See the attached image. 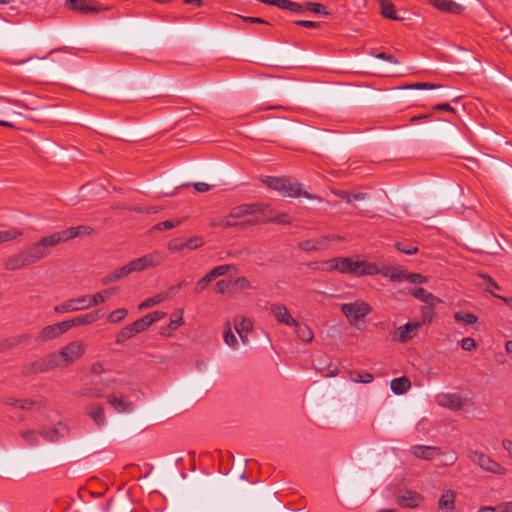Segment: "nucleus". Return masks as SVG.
<instances>
[{
  "instance_id": "obj_1",
  "label": "nucleus",
  "mask_w": 512,
  "mask_h": 512,
  "mask_svg": "<svg viewBox=\"0 0 512 512\" xmlns=\"http://www.w3.org/2000/svg\"><path fill=\"white\" fill-rule=\"evenodd\" d=\"M166 259L162 251L154 250L140 258L134 259L119 269H116L107 274L103 279L104 285L116 282L123 277L130 275L133 272H141L149 268H154L161 265Z\"/></svg>"
},
{
  "instance_id": "obj_2",
  "label": "nucleus",
  "mask_w": 512,
  "mask_h": 512,
  "mask_svg": "<svg viewBox=\"0 0 512 512\" xmlns=\"http://www.w3.org/2000/svg\"><path fill=\"white\" fill-rule=\"evenodd\" d=\"M328 270H337L342 274L353 276L377 275L378 265L361 260L359 257H335L327 262Z\"/></svg>"
},
{
  "instance_id": "obj_3",
  "label": "nucleus",
  "mask_w": 512,
  "mask_h": 512,
  "mask_svg": "<svg viewBox=\"0 0 512 512\" xmlns=\"http://www.w3.org/2000/svg\"><path fill=\"white\" fill-rule=\"evenodd\" d=\"M261 181L270 189L279 192L284 197L297 198L303 196L307 199L320 198L308 192H302L301 184L296 179L286 177L262 176Z\"/></svg>"
},
{
  "instance_id": "obj_4",
  "label": "nucleus",
  "mask_w": 512,
  "mask_h": 512,
  "mask_svg": "<svg viewBox=\"0 0 512 512\" xmlns=\"http://www.w3.org/2000/svg\"><path fill=\"white\" fill-rule=\"evenodd\" d=\"M59 244V238L56 237L54 232L49 236L42 237L35 243L26 245L21 250L29 265H32L46 258L50 253V249L56 247Z\"/></svg>"
},
{
  "instance_id": "obj_5",
  "label": "nucleus",
  "mask_w": 512,
  "mask_h": 512,
  "mask_svg": "<svg viewBox=\"0 0 512 512\" xmlns=\"http://www.w3.org/2000/svg\"><path fill=\"white\" fill-rule=\"evenodd\" d=\"M86 352L81 340H74L63 346L58 352H51L57 368H65L79 360Z\"/></svg>"
},
{
  "instance_id": "obj_6",
  "label": "nucleus",
  "mask_w": 512,
  "mask_h": 512,
  "mask_svg": "<svg viewBox=\"0 0 512 512\" xmlns=\"http://www.w3.org/2000/svg\"><path fill=\"white\" fill-rule=\"evenodd\" d=\"M468 457L484 471L496 475H505L507 473V469L504 466L481 451L471 449L468 451Z\"/></svg>"
},
{
  "instance_id": "obj_7",
  "label": "nucleus",
  "mask_w": 512,
  "mask_h": 512,
  "mask_svg": "<svg viewBox=\"0 0 512 512\" xmlns=\"http://www.w3.org/2000/svg\"><path fill=\"white\" fill-rule=\"evenodd\" d=\"M56 368L57 367L52 353H49L31 363L23 365L21 368V373L23 376L29 377L40 373H45Z\"/></svg>"
},
{
  "instance_id": "obj_8",
  "label": "nucleus",
  "mask_w": 512,
  "mask_h": 512,
  "mask_svg": "<svg viewBox=\"0 0 512 512\" xmlns=\"http://www.w3.org/2000/svg\"><path fill=\"white\" fill-rule=\"evenodd\" d=\"M341 311L350 322H356L366 317L372 311V308L364 301H355L342 304Z\"/></svg>"
},
{
  "instance_id": "obj_9",
  "label": "nucleus",
  "mask_w": 512,
  "mask_h": 512,
  "mask_svg": "<svg viewBox=\"0 0 512 512\" xmlns=\"http://www.w3.org/2000/svg\"><path fill=\"white\" fill-rule=\"evenodd\" d=\"M67 332L64 321L47 325L42 328L36 336V341L39 343H46L48 341L57 339Z\"/></svg>"
},
{
  "instance_id": "obj_10",
  "label": "nucleus",
  "mask_w": 512,
  "mask_h": 512,
  "mask_svg": "<svg viewBox=\"0 0 512 512\" xmlns=\"http://www.w3.org/2000/svg\"><path fill=\"white\" fill-rule=\"evenodd\" d=\"M89 309L88 295L69 299L54 307L56 313L76 312Z\"/></svg>"
},
{
  "instance_id": "obj_11",
  "label": "nucleus",
  "mask_w": 512,
  "mask_h": 512,
  "mask_svg": "<svg viewBox=\"0 0 512 512\" xmlns=\"http://www.w3.org/2000/svg\"><path fill=\"white\" fill-rule=\"evenodd\" d=\"M420 326L419 322H408L393 332L392 339L399 343H406L416 335Z\"/></svg>"
},
{
  "instance_id": "obj_12",
  "label": "nucleus",
  "mask_w": 512,
  "mask_h": 512,
  "mask_svg": "<svg viewBox=\"0 0 512 512\" xmlns=\"http://www.w3.org/2000/svg\"><path fill=\"white\" fill-rule=\"evenodd\" d=\"M94 229L90 226L80 225L77 227H70L62 231L55 232L56 237L59 238V243H63L74 239L78 236L90 235Z\"/></svg>"
},
{
  "instance_id": "obj_13",
  "label": "nucleus",
  "mask_w": 512,
  "mask_h": 512,
  "mask_svg": "<svg viewBox=\"0 0 512 512\" xmlns=\"http://www.w3.org/2000/svg\"><path fill=\"white\" fill-rule=\"evenodd\" d=\"M267 206L262 204L252 203V204H241L236 207H233L230 211V217H234L236 219L245 217L247 215H253L257 213L264 214Z\"/></svg>"
},
{
  "instance_id": "obj_14",
  "label": "nucleus",
  "mask_w": 512,
  "mask_h": 512,
  "mask_svg": "<svg viewBox=\"0 0 512 512\" xmlns=\"http://www.w3.org/2000/svg\"><path fill=\"white\" fill-rule=\"evenodd\" d=\"M409 452L416 458L431 461L436 456L442 455L440 448L428 445H413L410 447Z\"/></svg>"
},
{
  "instance_id": "obj_15",
  "label": "nucleus",
  "mask_w": 512,
  "mask_h": 512,
  "mask_svg": "<svg viewBox=\"0 0 512 512\" xmlns=\"http://www.w3.org/2000/svg\"><path fill=\"white\" fill-rule=\"evenodd\" d=\"M102 317L100 310H94L89 313L79 315L73 319L64 321L67 331L76 326H84L95 323Z\"/></svg>"
},
{
  "instance_id": "obj_16",
  "label": "nucleus",
  "mask_w": 512,
  "mask_h": 512,
  "mask_svg": "<svg viewBox=\"0 0 512 512\" xmlns=\"http://www.w3.org/2000/svg\"><path fill=\"white\" fill-rule=\"evenodd\" d=\"M66 4L69 9L82 14L96 13L103 10L93 0H67Z\"/></svg>"
},
{
  "instance_id": "obj_17",
  "label": "nucleus",
  "mask_w": 512,
  "mask_h": 512,
  "mask_svg": "<svg viewBox=\"0 0 512 512\" xmlns=\"http://www.w3.org/2000/svg\"><path fill=\"white\" fill-rule=\"evenodd\" d=\"M271 313L274 315L276 321L280 324L292 326L296 324V320L291 316L287 307L282 304H273L270 307Z\"/></svg>"
},
{
  "instance_id": "obj_18",
  "label": "nucleus",
  "mask_w": 512,
  "mask_h": 512,
  "mask_svg": "<svg viewBox=\"0 0 512 512\" xmlns=\"http://www.w3.org/2000/svg\"><path fill=\"white\" fill-rule=\"evenodd\" d=\"M438 404L451 410H460L463 406V400L458 393H446L438 396Z\"/></svg>"
},
{
  "instance_id": "obj_19",
  "label": "nucleus",
  "mask_w": 512,
  "mask_h": 512,
  "mask_svg": "<svg viewBox=\"0 0 512 512\" xmlns=\"http://www.w3.org/2000/svg\"><path fill=\"white\" fill-rule=\"evenodd\" d=\"M423 501V497L414 491L407 490L397 499V504L403 508H416Z\"/></svg>"
},
{
  "instance_id": "obj_20",
  "label": "nucleus",
  "mask_w": 512,
  "mask_h": 512,
  "mask_svg": "<svg viewBox=\"0 0 512 512\" xmlns=\"http://www.w3.org/2000/svg\"><path fill=\"white\" fill-rule=\"evenodd\" d=\"M30 340L28 333L13 335L0 340V347L2 351L12 350L17 346L26 344Z\"/></svg>"
},
{
  "instance_id": "obj_21",
  "label": "nucleus",
  "mask_w": 512,
  "mask_h": 512,
  "mask_svg": "<svg viewBox=\"0 0 512 512\" xmlns=\"http://www.w3.org/2000/svg\"><path fill=\"white\" fill-rule=\"evenodd\" d=\"M3 266L8 271H16L30 265L27 262L22 250H20L17 254L7 257L3 262Z\"/></svg>"
},
{
  "instance_id": "obj_22",
  "label": "nucleus",
  "mask_w": 512,
  "mask_h": 512,
  "mask_svg": "<svg viewBox=\"0 0 512 512\" xmlns=\"http://www.w3.org/2000/svg\"><path fill=\"white\" fill-rule=\"evenodd\" d=\"M411 295L414 298L424 302L427 306H429V309L434 308L437 304L442 302L440 298L436 297L430 292H427L422 287L413 289Z\"/></svg>"
},
{
  "instance_id": "obj_23",
  "label": "nucleus",
  "mask_w": 512,
  "mask_h": 512,
  "mask_svg": "<svg viewBox=\"0 0 512 512\" xmlns=\"http://www.w3.org/2000/svg\"><path fill=\"white\" fill-rule=\"evenodd\" d=\"M429 3L437 8L438 10H441L443 12L452 13V14H460L463 10V7L452 1V0H428Z\"/></svg>"
},
{
  "instance_id": "obj_24",
  "label": "nucleus",
  "mask_w": 512,
  "mask_h": 512,
  "mask_svg": "<svg viewBox=\"0 0 512 512\" xmlns=\"http://www.w3.org/2000/svg\"><path fill=\"white\" fill-rule=\"evenodd\" d=\"M328 240L329 239L327 237L309 239L300 242L298 247L305 252L319 251L327 248Z\"/></svg>"
},
{
  "instance_id": "obj_25",
  "label": "nucleus",
  "mask_w": 512,
  "mask_h": 512,
  "mask_svg": "<svg viewBox=\"0 0 512 512\" xmlns=\"http://www.w3.org/2000/svg\"><path fill=\"white\" fill-rule=\"evenodd\" d=\"M267 5L276 6L282 10H289L295 13H303L306 11L305 3L299 4L290 0H265Z\"/></svg>"
},
{
  "instance_id": "obj_26",
  "label": "nucleus",
  "mask_w": 512,
  "mask_h": 512,
  "mask_svg": "<svg viewBox=\"0 0 512 512\" xmlns=\"http://www.w3.org/2000/svg\"><path fill=\"white\" fill-rule=\"evenodd\" d=\"M67 433V427L59 422L56 426L50 429H42L40 435L49 442H56L60 437Z\"/></svg>"
},
{
  "instance_id": "obj_27",
  "label": "nucleus",
  "mask_w": 512,
  "mask_h": 512,
  "mask_svg": "<svg viewBox=\"0 0 512 512\" xmlns=\"http://www.w3.org/2000/svg\"><path fill=\"white\" fill-rule=\"evenodd\" d=\"M107 401L119 413L131 412L134 407L133 403L126 400L123 396L110 395Z\"/></svg>"
},
{
  "instance_id": "obj_28",
  "label": "nucleus",
  "mask_w": 512,
  "mask_h": 512,
  "mask_svg": "<svg viewBox=\"0 0 512 512\" xmlns=\"http://www.w3.org/2000/svg\"><path fill=\"white\" fill-rule=\"evenodd\" d=\"M404 269L396 267H378L377 274H381L383 277L388 278L392 282H401L404 280Z\"/></svg>"
},
{
  "instance_id": "obj_29",
  "label": "nucleus",
  "mask_w": 512,
  "mask_h": 512,
  "mask_svg": "<svg viewBox=\"0 0 512 512\" xmlns=\"http://www.w3.org/2000/svg\"><path fill=\"white\" fill-rule=\"evenodd\" d=\"M87 414L99 427L104 426L106 423V417L103 406L101 404H93L89 407Z\"/></svg>"
},
{
  "instance_id": "obj_30",
  "label": "nucleus",
  "mask_w": 512,
  "mask_h": 512,
  "mask_svg": "<svg viewBox=\"0 0 512 512\" xmlns=\"http://www.w3.org/2000/svg\"><path fill=\"white\" fill-rule=\"evenodd\" d=\"M456 492L453 490H446L440 497L438 507L440 510H453L455 508Z\"/></svg>"
},
{
  "instance_id": "obj_31",
  "label": "nucleus",
  "mask_w": 512,
  "mask_h": 512,
  "mask_svg": "<svg viewBox=\"0 0 512 512\" xmlns=\"http://www.w3.org/2000/svg\"><path fill=\"white\" fill-rule=\"evenodd\" d=\"M411 387L410 380L405 377L395 378L391 381V390L396 395H401L406 393Z\"/></svg>"
},
{
  "instance_id": "obj_32",
  "label": "nucleus",
  "mask_w": 512,
  "mask_h": 512,
  "mask_svg": "<svg viewBox=\"0 0 512 512\" xmlns=\"http://www.w3.org/2000/svg\"><path fill=\"white\" fill-rule=\"evenodd\" d=\"M381 15L387 19L399 20L396 15L395 6L390 0H379Z\"/></svg>"
},
{
  "instance_id": "obj_33",
  "label": "nucleus",
  "mask_w": 512,
  "mask_h": 512,
  "mask_svg": "<svg viewBox=\"0 0 512 512\" xmlns=\"http://www.w3.org/2000/svg\"><path fill=\"white\" fill-rule=\"evenodd\" d=\"M292 326L296 328V334L303 342H311L313 340L314 334L306 324L296 321V324Z\"/></svg>"
},
{
  "instance_id": "obj_34",
  "label": "nucleus",
  "mask_w": 512,
  "mask_h": 512,
  "mask_svg": "<svg viewBox=\"0 0 512 512\" xmlns=\"http://www.w3.org/2000/svg\"><path fill=\"white\" fill-rule=\"evenodd\" d=\"M262 215L265 217L262 221L265 222H274L279 224L290 223V220L288 219V215L286 213L273 214L272 210L267 208L264 214Z\"/></svg>"
},
{
  "instance_id": "obj_35",
  "label": "nucleus",
  "mask_w": 512,
  "mask_h": 512,
  "mask_svg": "<svg viewBox=\"0 0 512 512\" xmlns=\"http://www.w3.org/2000/svg\"><path fill=\"white\" fill-rule=\"evenodd\" d=\"M167 298H169V293L168 292H161L153 297H150V298H147L146 300H144L143 302H141L139 304V309L140 310H144V309H147V308H150L154 305H157L161 302H163L164 300H166Z\"/></svg>"
},
{
  "instance_id": "obj_36",
  "label": "nucleus",
  "mask_w": 512,
  "mask_h": 512,
  "mask_svg": "<svg viewBox=\"0 0 512 512\" xmlns=\"http://www.w3.org/2000/svg\"><path fill=\"white\" fill-rule=\"evenodd\" d=\"M234 217H230V214L226 217L221 218V223H223V227H247L254 223H257L259 220H244V221H234Z\"/></svg>"
},
{
  "instance_id": "obj_37",
  "label": "nucleus",
  "mask_w": 512,
  "mask_h": 512,
  "mask_svg": "<svg viewBox=\"0 0 512 512\" xmlns=\"http://www.w3.org/2000/svg\"><path fill=\"white\" fill-rule=\"evenodd\" d=\"M374 377L369 372L351 371L350 380L355 383L368 384L373 381Z\"/></svg>"
},
{
  "instance_id": "obj_38",
  "label": "nucleus",
  "mask_w": 512,
  "mask_h": 512,
  "mask_svg": "<svg viewBox=\"0 0 512 512\" xmlns=\"http://www.w3.org/2000/svg\"><path fill=\"white\" fill-rule=\"evenodd\" d=\"M22 231L18 228H11L8 230H0V244L12 241L22 236Z\"/></svg>"
},
{
  "instance_id": "obj_39",
  "label": "nucleus",
  "mask_w": 512,
  "mask_h": 512,
  "mask_svg": "<svg viewBox=\"0 0 512 512\" xmlns=\"http://www.w3.org/2000/svg\"><path fill=\"white\" fill-rule=\"evenodd\" d=\"M135 335H137L133 329V327L130 325L124 327L123 329H121L117 335H116V343L117 344H121L129 339H131L132 337H134Z\"/></svg>"
},
{
  "instance_id": "obj_40",
  "label": "nucleus",
  "mask_w": 512,
  "mask_h": 512,
  "mask_svg": "<svg viewBox=\"0 0 512 512\" xmlns=\"http://www.w3.org/2000/svg\"><path fill=\"white\" fill-rule=\"evenodd\" d=\"M234 326L236 332L248 333L249 331H251L253 323L250 319L241 317L239 319H235Z\"/></svg>"
},
{
  "instance_id": "obj_41",
  "label": "nucleus",
  "mask_w": 512,
  "mask_h": 512,
  "mask_svg": "<svg viewBox=\"0 0 512 512\" xmlns=\"http://www.w3.org/2000/svg\"><path fill=\"white\" fill-rule=\"evenodd\" d=\"M20 435L29 446H37L39 444L38 434L34 430H22L20 431Z\"/></svg>"
},
{
  "instance_id": "obj_42",
  "label": "nucleus",
  "mask_w": 512,
  "mask_h": 512,
  "mask_svg": "<svg viewBox=\"0 0 512 512\" xmlns=\"http://www.w3.org/2000/svg\"><path fill=\"white\" fill-rule=\"evenodd\" d=\"M454 319L457 322H463L465 324H475L478 321V317L473 313H463V312H456L454 314Z\"/></svg>"
},
{
  "instance_id": "obj_43",
  "label": "nucleus",
  "mask_w": 512,
  "mask_h": 512,
  "mask_svg": "<svg viewBox=\"0 0 512 512\" xmlns=\"http://www.w3.org/2000/svg\"><path fill=\"white\" fill-rule=\"evenodd\" d=\"M127 314L128 311L125 308L116 309L107 316V321L109 323H119L127 316Z\"/></svg>"
},
{
  "instance_id": "obj_44",
  "label": "nucleus",
  "mask_w": 512,
  "mask_h": 512,
  "mask_svg": "<svg viewBox=\"0 0 512 512\" xmlns=\"http://www.w3.org/2000/svg\"><path fill=\"white\" fill-rule=\"evenodd\" d=\"M235 267L233 265L225 264V265H219L214 267L212 270H210L208 273L214 280L215 278L219 276H223L233 270Z\"/></svg>"
},
{
  "instance_id": "obj_45",
  "label": "nucleus",
  "mask_w": 512,
  "mask_h": 512,
  "mask_svg": "<svg viewBox=\"0 0 512 512\" xmlns=\"http://www.w3.org/2000/svg\"><path fill=\"white\" fill-rule=\"evenodd\" d=\"M404 280L409 281L412 284H423L428 281L427 277L419 273H409L405 270Z\"/></svg>"
},
{
  "instance_id": "obj_46",
  "label": "nucleus",
  "mask_w": 512,
  "mask_h": 512,
  "mask_svg": "<svg viewBox=\"0 0 512 512\" xmlns=\"http://www.w3.org/2000/svg\"><path fill=\"white\" fill-rule=\"evenodd\" d=\"M108 298V293L104 290L94 294L93 296H88L89 308L105 302Z\"/></svg>"
},
{
  "instance_id": "obj_47",
  "label": "nucleus",
  "mask_w": 512,
  "mask_h": 512,
  "mask_svg": "<svg viewBox=\"0 0 512 512\" xmlns=\"http://www.w3.org/2000/svg\"><path fill=\"white\" fill-rule=\"evenodd\" d=\"M213 281L212 277L207 273L205 276H203L201 279H199L194 287L195 293H201L203 292L209 284Z\"/></svg>"
},
{
  "instance_id": "obj_48",
  "label": "nucleus",
  "mask_w": 512,
  "mask_h": 512,
  "mask_svg": "<svg viewBox=\"0 0 512 512\" xmlns=\"http://www.w3.org/2000/svg\"><path fill=\"white\" fill-rule=\"evenodd\" d=\"M305 8L306 10L317 14L329 15L326 6L320 3L306 2Z\"/></svg>"
},
{
  "instance_id": "obj_49",
  "label": "nucleus",
  "mask_w": 512,
  "mask_h": 512,
  "mask_svg": "<svg viewBox=\"0 0 512 512\" xmlns=\"http://www.w3.org/2000/svg\"><path fill=\"white\" fill-rule=\"evenodd\" d=\"M395 248L404 253V254H407V255H414L418 252V247L414 246V245H411V244H405V243H402V242H396L395 243Z\"/></svg>"
},
{
  "instance_id": "obj_50",
  "label": "nucleus",
  "mask_w": 512,
  "mask_h": 512,
  "mask_svg": "<svg viewBox=\"0 0 512 512\" xmlns=\"http://www.w3.org/2000/svg\"><path fill=\"white\" fill-rule=\"evenodd\" d=\"M131 326L133 327L136 334L145 331L149 326V321L147 317H142L134 321Z\"/></svg>"
},
{
  "instance_id": "obj_51",
  "label": "nucleus",
  "mask_w": 512,
  "mask_h": 512,
  "mask_svg": "<svg viewBox=\"0 0 512 512\" xmlns=\"http://www.w3.org/2000/svg\"><path fill=\"white\" fill-rule=\"evenodd\" d=\"M187 248L186 241L181 238H176L168 243V249L172 252H180Z\"/></svg>"
},
{
  "instance_id": "obj_52",
  "label": "nucleus",
  "mask_w": 512,
  "mask_h": 512,
  "mask_svg": "<svg viewBox=\"0 0 512 512\" xmlns=\"http://www.w3.org/2000/svg\"><path fill=\"white\" fill-rule=\"evenodd\" d=\"M440 87L441 85L439 84H433L428 82H416L405 86V88L409 89H436Z\"/></svg>"
},
{
  "instance_id": "obj_53",
  "label": "nucleus",
  "mask_w": 512,
  "mask_h": 512,
  "mask_svg": "<svg viewBox=\"0 0 512 512\" xmlns=\"http://www.w3.org/2000/svg\"><path fill=\"white\" fill-rule=\"evenodd\" d=\"M232 286V280H220L215 285V292L218 294L226 293Z\"/></svg>"
},
{
  "instance_id": "obj_54",
  "label": "nucleus",
  "mask_w": 512,
  "mask_h": 512,
  "mask_svg": "<svg viewBox=\"0 0 512 512\" xmlns=\"http://www.w3.org/2000/svg\"><path fill=\"white\" fill-rule=\"evenodd\" d=\"M232 286H235L238 289L245 290L250 289L251 284L250 281L246 277H237L236 279L232 280Z\"/></svg>"
},
{
  "instance_id": "obj_55",
  "label": "nucleus",
  "mask_w": 512,
  "mask_h": 512,
  "mask_svg": "<svg viewBox=\"0 0 512 512\" xmlns=\"http://www.w3.org/2000/svg\"><path fill=\"white\" fill-rule=\"evenodd\" d=\"M179 224H180V221L166 220V221L156 224L154 226V229L159 230V231L170 230V229L177 227Z\"/></svg>"
},
{
  "instance_id": "obj_56",
  "label": "nucleus",
  "mask_w": 512,
  "mask_h": 512,
  "mask_svg": "<svg viewBox=\"0 0 512 512\" xmlns=\"http://www.w3.org/2000/svg\"><path fill=\"white\" fill-rule=\"evenodd\" d=\"M227 325H228V329L224 332V335H223L224 341L230 347L235 348L237 345V339H236L235 335L232 333V331L229 327V323H227Z\"/></svg>"
},
{
  "instance_id": "obj_57",
  "label": "nucleus",
  "mask_w": 512,
  "mask_h": 512,
  "mask_svg": "<svg viewBox=\"0 0 512 512\" xmlns=\"http://www.w3.org/2000/svg\"><path fill=\"white\" fill-rule=\"evenodd\" d=\"M460 345L461 348L465 351H472L477 347L476 341L470 337L463 338L460 342Z\"/></svg>"
},
{
  "instance_id": "obj_58",
  "label": "nucleus",
  "mask_w": 512,
  "mask_h": 512,
  "mask_svg": "<svg viewBox=\"0 0 512 512\" xmlns=\"http://www.w3.org/2000/svg\"><path fill=\"white\" fill-rule=\"evenodd\" d=\"M330 192L332 194H334L335 196H337V197L341 198L342 200H344L346 203H351L352 202L351 193L349 191L338 190V189L331 188Z\"/></svg>"
},
{
  "instance_id": "obj_59",
  "label": "nucleus",
  "mask_w": 512,
  "mask_h": 512,
  "mask_svg": "<svg viewBox=\"0 0 512 512\" xmlns=\"http://www.w3.org/2000/svg\"><path fill=\"white\" fill-rule=\"evenodd\" d=\"M38 405V403L35 400L32 399H19L18 407L22 410H31L35 408Z\"/></svg>"
},
{
  "instance_id": "obj_60",
  "label": "nucleus",
  "mask_w": 512,
  "mask_h": 512,
  "mask_svg": "<svg viewBox=\"0 0 512 512\" xmlns=\"http://www.w3.org/2000/svg\"><path fill=\"white\" fill-rule=\"evenodd\" d=\"M166 316V313L165 312H161V311H154V312H151V313H148L147 315H145V317L148 318V321H149V324L150 326L161 320L162 318H164Z\"/></svg>"
},
{
  "instance_id": "obj_61",
  "label": "nucleus",
  "mask_w": 512,
  "mask_h": 512,
  "mask_svg": "<svg viewBox=\"0 0 512 512\" xmlns=\"http://www.w3.org/2000/svg\"><path fill=\"white\" fill-rule=\"evenodd\" d=\"M238 17L247 23L269 25V22H267L266 20H264L260 17L241 16V15H238Z\"/></svg>"
},
{
  "instance_id": "obj_62",
  "label": "nucleus",
  "mask_w": 512,
  "mask_h": 512,
  "mask_svg": "<svg viewBox=\"0 0 512 512\" xmlns=\"http://www.w3.org/2000/svg\"><path fill=\"white\" fill-rule=\"evenodd\" d=\"M185 241L187 248L191 250L197 249L203 245V241L199 237H193Z\"/></svg>"
},
{
  "instance_id": "obj_63",
  "label": "nucleus",
  "mask_w": 512,
  "mask_h": 512,
  "mask_svg": "<svg viewBox=\"0 0 512 512\" xmlns=\"http://www.w3.org/2000/svg\"><path fill=\"white\" fill-rule=\"evenodd\" d=\"M374 56L376 58H378V59L387 61V62H389L391 64H398L397 58L394 55H392V54H388V53H385V52H380V53L375 54Z\"/></svg>"
},
{
  "instance_id": "obj_64",
  "label": "nucleus",
  "mask_w": 512,
  "mask_h": 512,
  "mask_svg": "<svg viewBox=\"0 0 512 512\" xmlns=\"http://www.w3.org/2000/svg\"><path fill=\"white\" fill-rule=\"evenodd\" d=\"M497 512H512V501L502 503L496 507Z\"/></svg>"
}]
</instances>
